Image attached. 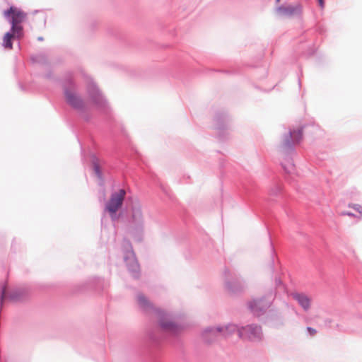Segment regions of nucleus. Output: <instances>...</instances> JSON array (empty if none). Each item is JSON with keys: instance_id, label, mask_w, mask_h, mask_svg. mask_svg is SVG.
Wrapping results in <instances>:
<instances>
[{"instance_id": "obj_1", "label": "nucleus", "mask_w": 362, "mask_h": 362, "mask_svg": "<svg viewBox=\"0 0 362 362\" xmlns=\"http://www.w3.org/2000/svg\"><path fill=\"white\" fill-rule=\"evenodd\" d=\"M64 94L66 103L76 110L84 111L90 107L99 109L105 105L103 98L97 90L87 102H84L73 88H66Z\"/></svg>"}, {"instance_id": "obj_2", "label": "nucleus", "mask_w": 362, "mask_h": 362, "mask_svg": "<svg viewBox=\"0 0 362 362\" xmlns=\"http://www.w3.org/2000/svg\"><path fill=\"white\" fill-rule=\"evenodd\" d=\"M4 15L5 17L11 16V31L18 38L21 37L23 36V28L19 24L25 19L26 14L21 9L11 6L4 12Z\"/></svg>"}, {"instance_id": "obj_3", "label": "nucleus", "mask_w": 362, "mask_h": 362, "mask_svg": "<svg viewBox=\"0 0 362 362\" xmlns=\"http://www.w3.org/2000/svg\"><path fill=\"white\" fill-rule=\"evenodd\" d=\"M226 331L233 332L238 331V336L243 339H249L251 341L259 340L262 337L261 328L259 326L248 325L241 329H237L234 325H229L226 327Z\"/></svg>"}, {"instance_id": "obj_4", "label": "nucleus", "mask_w": 362, "mask_h": 362, "mask_svg": "<svg viewBox=\"0 0 362 362\" xmlns=\"http://www.w3.org/2000/svg\"><path fill=\"white\" fill-rule=\"evenodd\" d=\"M126 192L121 189L111 194L110 199L105 204V209L112 219L115 218L117 211L122 207L125 198Z\"/></svg>"}, {"instance_id": "obj_5", "label": "nucleus", "mask_w": 362, "mask_h": 362, "mask_svg": "<svg viewBox=\"0 0 362 362\" xmlns=\"http://www.w3.org/2000/svg\"><path fill=\"white\" fill-rule=\"evenodd\" d=\"M269 305V303H266L263 299H254L249 303V308L252 312L258 314L264 308Z\"/></svg>"}, {"instance_id": "obj_6", "label": "nucleus", "mask_w": 362, "mask_h": 362, "mask_svg": "<svg viewBox=\"0 0 362 362\" xmlns=\"http://www.w3.org/2000/svg\"><path fill=\"white\" fill-rule=\"evenodd\" d=\"M293 298L296 300L305 310H308L310 308V300L305 294L293 293Z\"/></svg>"}, {"instance_id": "obj_7", "label": "nucleus", "mask_w": 362, "mask_h": 362, "mask_svg": "<svg viewBox=\"0 0 362 362\" xmlns=\"http://www.w3.org/2000/svg\"><path fill=\"white\" fill-rule=\"evenodd\" d=\"M160 325L161 328L167 332H176L177 330V326L174 322L166 318L161 320Z\"/></svg>"}, {"instance_id": "obj_8", "label": "nucleus", "mask_w": 362, "mask_h": 362, "mask_svg": "<svg viewBox=\"0 0 362 362\" xmlns=\"http://www.w3.org/2000/svg\"><path fill=\"white\" fill-rule=\"evenodd\" d=\"M300 10V6L297 5L296 6H288L286 7H281L279 8V11L281 15L284 16H291L296 11H299Z\"/></svg>"}, {"instance_id": "obj_9", "label": "nucleus", "mask_w": 362, "mask_h": 362, "mask_svg": "<svg viewBox=\"0 0 362 362\" xmlns=\"http://www.w3.org/2000/svg\"><path fill=\"white\" fill-rule=\"evenodd\" d=\"M13 38H18L16 35H14V33L11 31V33H6L3 38V46L6 49H12L13 45L11 40Z\"/></svg>"}, {"instance_id": "obj_10", "label": "nucleus", "mask_w": 362, "mask_h": 362, "mask_svg": "<svg viewBox=\"0 0 362 362\" xmlns=\"http://www.w3.org/2000/svg\"><path fill=\"white\" fill-rule=\"evenodd\" d=\"M303 135L302 129H298L297 130H294L292 132H290V136L293 140V142L298 143L301 139Z\"/></svg>"}, {"instance_id": "obj_11", "label": "nucleus", "mask_w": 362, "mask_h": 362, "mask_svg": "<svg viewBox=\"0 0 362 362\" xmlns=\"http://www.w3.org/2000/svg\"><path fill=\"white\" fill-rule=\"evenodd\" d=\"M132 219L135 222H139L142 219V212L140 208H134L132 211Z\"/></svg>"}, {"instance_id": "obj_12", "label": "nucleus", "mask_w": 362, "mask_h": 362, "mask_svg": "<svg viewBox=\"0 0 362 362\" xmlns=\"http://www.w3.org/2000/svg\"><path fill=\"white\" fill-rule=\"evenodd\" d=\"M138 301H139V303L140 304V305L144 308H146L148 306H150V303L148 301V300L142 295H139L138 296Z\"/></svg>"}, {"instance_id": "obj_13", "label": "nucleus", "mask_w": 362, "mask_h": 362, "mask_svg": "<svg viewBox=\"0 0 362 362\" xmlns=\"http://www.w3.org/2000/svg\"><path fill=\"white\" fill-rule=\"evenodd\" d=\"M290 139L291 136H290V134L285 136L284 140H283V143H282V147L284 148H287V147H289L291 146V141H290Z\"/></svg>"}, {"instance_id": "obj_14", "label": "nucleus", "mask_w": 362, "mask_h": 362, "mask_svg": "<svg viewBox=\"0 0 362 362\" xmlns=\"http://www.w3.org/2000/svg\"><path fill=\"white\" fill-rule=\"evenodd\" d=\"M130 262L132 264V269L135 272H136L139 269V265L137 264V262L134 257V255H132V257L130 258Z\"/></svg>"}, {"instance_id": "obj_15", "label": "nucleus", "mask_w": 362, "mask_h": 362, "mask_svg": "<svg viewBox=\"0 0 362 362\" xmlns=\"http://www.w3.org/2000/svg\"><path fill=\"white\" fill-rule=\"evenodd\" d=\"M349 207H351L360 214H362V206L358 204H349Z\"/></svg>"}, {"instance_id": "obj_16", "label": "nucleus", "mask_w": 362, "mask_h": 362, "mask_svg": "<svg viewBox=\"0 0 362 362\" xmlns=\"http://www.w3.org/2000/svg\"><path fill=\"white\" fill-rule=\"evenodd\" d=\"M307 329L311 336H314L317 332V331L312 327H308Z\"/></svg>"}, {"instance_id": "obj_17", "label": "nucleus", "mask_w": 362, "mask_h": 362, "mask_svg": "<svg viewBox=\"0 0 362 362\" xmlns=\"http://www.w3.org/2000/svg\"><path fill=\"white\" fill-rule=\"evenodd\" d=\"M319 5L321 8H323L325 6V1L324 0H318Z\"/></svg>"}, {"instance_id": "obj_18", "label": "nucleus", "mask_w": 362, "mask_h": 362, "mask_svg": "<svg viewBox=\"0 0 362 362\" xmlns=\"http://www.w3.org/2000/svg\"><path fill=\"white\" fill-rule=\"evenodd\" d=\"M95 170L98 175H99V168L97 165L95 166Z\"/></svg>"}, {"instance_id": "obj_19", "label": "nucleus", "mask_w": 362, "mask_h": 362, "mask_svg": "<svg viewBox=\"0 0 362 362\" xmlns=\"http://www.w3.org/2000/svg\"><path fill=\"white\" fill-rule=\"evenodd\" d=\"M4 292L2 293V296H1V298H3L4 297Z\"/></svg>"}, {"instance_id": "obj_20", "label": "nucleus", "mask_w": 362, "mask_h": 362, "mask_svg": "<svg viewBox=\"0 0 362 362\" xmlns=\"http://www.w3.org/2000/svg\"><path fill=\"white\" fill-rule=\"evenodd\" d=\"M276 1H277V2H279L280 0H276Z\"/></svg>"}]
</instances>
